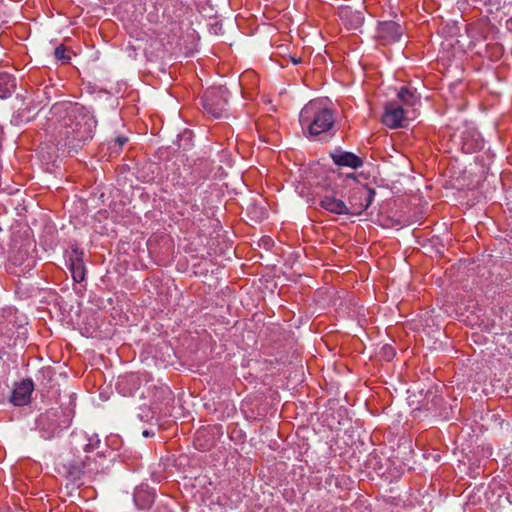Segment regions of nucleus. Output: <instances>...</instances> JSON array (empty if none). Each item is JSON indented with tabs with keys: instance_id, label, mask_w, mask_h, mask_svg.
I'll return each instance as SVG.
<instances>
[{
	"instance_id": "f257e3e1",
	"label": "nucleus",
	"mask_w": 512,
	"mask_h": 512,
	"mask_svg": "<svg viewBox=\"0 0 512 512\" xmlns=\"http://www.w3.org/2000/svg\"><path fill=\"white\" fill-rule=\"evenodd\" d=\"M52 111L61 116L59 133L66 139V144L77 148L92 139L96 120L85 107L78 103L64 102L55 104Z\"/></svg>"
},
{
	"instance_id": "f03ea898",
	"label": "nucleus",
	"mask_w": 512,
	"mask_h": 512,
	"mask_svg": "<svg viewBox=\"0 0 512 512\" xmlns=\"http://www.w3.org/2000/svg\"><path fill=\"white\" fill-rule=\"evenodd\" d=\"M299 122L302 128H307L310 136H317L333 127L335 117L322 100H312L300 111Z\"/></svg>"
},
{
	"instance_id": "7ed1b4c3",
	"label": "nucleus",
	"mask_w": 512,
	"mask_h": 512,
	"mask_svg": "<svg viewBox=\"0 0 512 512\" xmlns=\"http://www.w3.org/2000/svg\"><path fill=\"white\" fill-rule=\"evenodd\" d=\"M228 90L224 87H212L205 91L202 103L205 111L214 118H221L226 112Z\"/></svg>"
},
{
	"instance_id": "20e7f679",
	"label": "nucleus",
	"mask_w": 512,
	"mask_h": 512,
	"mask_svg": "<svg viewBox=\"0 0 512 512\" xmlns=\"http://www.w3.org/2000/svg\"><path fill=\"white\" fill-rule=\"evenodd\" d=\"M338 194L339 192L336 190L327 191L320 199L321 208L337 215H355L353 198H350L348 204H346L341 199L336 198Z\"/></svg>"
},
{
	"instance_id": "39448f33",
	"label": "nucleus",
	"mask_w": 512,
	"mask_h": 512,
	"mask_svg": "<svg viewBox=\"0 0 512 512\" xmlns=\"http://www.w3.org/2000/svg\"><path fill=\"white\" fill-rule=\"evenodd\" d=\"M404 108L396 102H389L385 105V110L382 116L384 125L391 129L406 126L407 118L405 117Z\"/></svg>"
},
{
	"instance_id": "423d86ee",
	"label": "nucleus",
	"mask_w": 512,
	"mask_h": 512,
	"mask_svg": "<svg viewBox=\"0 0 512 512\" xmlns=\"http://www.w3.org/2000/svg\"><path fill=\"white\" fill-rule=\"evenodd\" d=\"M403 34L400 24L394 21L381 22L377 29V39L382 45L397 42Z\"/></svg>"
},
{
	"instance_id": "0eeeda50",
	"label": "nucleus",
	"mask_w": 512,
	"mask_h": 512,
	"mask_svg": "<svg viewBox=\"0 0 512 512\" xmlns=\"http://www.w3.org/2000/svg\"><path fill=\"white\" fill-rule=\"evenodd\" d=\"M33 391V382L29 379L23 380L12 392L10 401L15 406L26 405L30 401Z\"/></svg>"
},
{
	"instance_id": "6e6552de",
	"label": "nucleus",
	"mask_w": 512,
	"mask_h": 512,
	"mask_svg": "<svg viewBox=\"0 0 512 512\" xmlns=\"http://www.w3.org/2000/svg\"><path fill=\"white\" fill-rule=\"evenodd\" d=\"M339 16L344 25L352 30L360 28L364 22L363 13L348 6L340 8Z\"/></svg>"
},
{
	"instance_id": "1a4fd4ad",
	"label": "nucleus",
	"mask_w": 512,
	"mask_h": 512,
	"mask_svg": "<svg viewBox=\"0 0 512 512\" xmlns=\"http://www.w3.org/2000/svg\"><path fill=\"white\" fill-rule=\"evenodd\" d=\"M331 158L338 166L357 169L363 165V160L352 152L335 151L334 153H331Z\"/></svg>"
},
{
	"instance_id": "9d476101",
	"label": "nucleus",
	"mask_w": 512,
	"mask_h": 512,
	"mask_svg": "<svg viewBox=\"0 0 512 512\" xmlns=\"http://www.w3.org/2000/svg\"><path fill=\"white\" fill-rule=\"evenodd\" d=\"M354 196L358 197L359 199L364 198L365 202H361L359 204L353 202V209H355V215L360 214L363 210L368 209V207L371 205L374 196L375 191L373 189L367 188L365 186H359L353 188Z\"/></svg>"
},
{
	"instance_id": "9b49d317",
	"label": "nucleus",
	"mask_w": 512,
	"mask_h": 512,
	"mask_svg": "<svg viewBox=\"0 0 512 512\" xmlns=\"http://www.w3.org/2000/svg\"><path fill=\"white\" fill-rule=\"evenodd\" d=\"M16 89V79L8 73H0V99H6Z\"/></svg>"
},
{
	"instance_id": "f8f14e48",
	"label": "nucleus",
	"mask_w": 512,
	"mask_h": 512,
	"mask_svg": "<svg viewBox=\"0 0 512 512\" xmlns=\"http://www.w3.org/2000/svg\"><path fill=\"white\" fill-rule=\"evenodd\" d=\"M38 425L46 431L45 438H51L58 432V425L54 419H51L50 414L41 415L38 419Z\"/></svg>"
},
{
	"instance_id": "ddd939ff",
	"label": "nucleus",
	"mask_w": 512,
	"mask_h": 512,
	"mask_svg": "<svg viewBox=\"0 0 512 512\" xmlns=\"http://www.w3.org/2000/svg\"><path fill=\"white\" fill-rule=\"evenodd\" d=\"M399 100L406 106H413L417 102L414 92L406 87H402L397 94Z\"/></svg>"
},
{
	"instance_id": "4468645a",
	"label": "nucleus",
	"mask_w": 512,
	"mask_h": 512,
	"mask_svg": "<svg viewBox=\"0 0 512 512\" xmlns=\"http://www.w3.org/2000/svg\"><path fill=\"white\" fill-rule=\"evenodd\" d=\"M72 278L75 282H82L85 278V269L81 261L73 262L70 267Z\"/></svg>"
},
{
	"instance_id": "2eb2a0df",
	"label": "nucleus",
	"mask_w": 512,
	"mask_h": 512,
	"mask_svg": "<svg viewBox=\"0 0 512 512\" xmlns=\"http://www.w3.org/2000/svg\"><path fill=\"white\" fill-rule=\"evenodd\" d=\"M481 147V142L478 140V139H475V140H472V141H469L468 139H466L465 137H463V145H462V149L466 152V153H472L473 151H475L476 149L480 148Z\"/></svg>"
},
{
	"instance_id": "dca6fc26",
	"label": "nucleus",
	"mask_w": 512,
	"mask_h": 512,
	"mask_svg": "<svg viewBox=\"0 0 512 512\" xmlns=\"http://www.w3.org/2000/svg\"><path fill=\"white\" fill-rule=\"evenodd\" d=\"M54 55L57 59L64 62H68L70 57L66 55V48L63 45H59L55 48Z\"/></svg>"
},
{
	"instance_id": "f3484780",
	"label": "nucleus",
	"mask_w": 512,
	"mask_h": 512,
	"mask_svg": "<svg viewBox=\"0 0 512 512\" xmlns=\"http://www.w3.org/2000/svg\"><path fill=\"white\" fill-rule=\"evenodd\" d=\"M128 140L129 139L126 136H118L115 138V144H117L119 149H121L128 142Z\"/></svg>"
},
{
	"instance_id": "a211bd4d",
	"label": "nucleus",
	"mask_w": 512,
	"mask_h": 512,
	"mask_svg": "<svg viewBox=\"0 0 512 512\" xmlns=\"http://www.w3.org/2000/svg\"><path fill=\"white\" fill-rule=\"evenodd\" d=\"M383 353L387 359H391L395 354L394 349L391 346H384Z\"/></svg>"
},
{
	"instance_id": "6ab92c4d",
	"label": "nucleus",
	"mask_w": 512,
	"mask_h": 512,
	"mask_svg": "<svg viewBox=\"0 0 512 512\" xmlns=\"http://www.w3.org/2000/svg\"><path fill=\"white\" fill-rule=\"evenodd\" d=\"M343 182H345L346 185H348L349 182L356 183V176H355V174L354 173L347 174L345 176V178H343Z\"/></svg>"
},
{
	"instance_id": "aec40b11",
	"label": "nucleus",
	"mask_w": 512,
	"mask_h": 512,
	"mask_svg": "<svg viewBox=\"0 0 512 512\" xmlns=\"http://www.w3.org/2000/svg\"><path fill=\"white\" fill-rule=\"evenodd\" d=\"M99 439H96L94 442L92 440H90V442L86 445V448L85 450L88 451V450H92L94 448L97 447V445L99 444Z\"/></svg>"
},
{
	"instance_id": "412c9836",
	"label": "nucleus",
	"mask_w": 512,
	"mask_h": 512,
	"mask_svg": "<svg viewBox=\"0 0 512 512\" xmlns=\"http://www.w3.org/2000/svg\"><path fill=\"white\" fill-rule=\"evenodd\" d=\"M142 435H143L144 437H149L150 435H153V433H150L148 430H144V431L142 432Z\"/></svg>"
},
{
	"instance_id": "4be33fe9",
	"label": "nucleus",
	"mask_w": 512,
	"mask_h": 512,
	"mask_svg": "<svg viewBox=\"0 0 512 512\" xmlns=\"http://www.w3.org/2000/svg\"><path fill=\"white\" fill-rule=\"evenodd\" d=\"M292 62H293L294 64H298V63H299V60H298V59H296V58H292Z\"/></svg>"
},
{
	"instance_id": "5701e85b",
	"label": "nucleus",
	"mask_w": 512,
	"mask_h": 512,
	"mask_svg": "<svg viewBox=\"0 0 512 512\" xmlns=\"http://www.w3.org/2000/svg\"><path fill=\"white\" fill-rule=\"evenodd\" d=\"M83 469H86V465L83 466ZM85 472H86V470H83V473H85Z\"/></svg>"
}]
</instances>
